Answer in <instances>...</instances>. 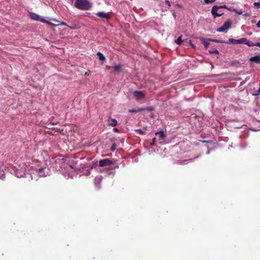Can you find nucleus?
<instances>
[{"label":"nucleus","instance_id":"obj_1","mask_svg":"<svg viewBox=\"0 0 260 260\" xmlns=\"http://www.w3.org/2000/svg\"><path fill=\"white\" fill-rule=\"evenodd\" d=\"M74 6L81 10H88L91 8V4L88 0H75Z\"/></svg>","mask_w":260,"mask_h":260},{"label":"nucleus","instance_id":"obj_2","mask_svg":"<svg viewBox=\"0 0 260 260\" xmlns=\"http://www.w3.org/2000/svg\"><path fill=\"white\" fill-rule=\"evenodd\" d=\"M221 8L226 9L229 11H232V10H233V9L232 8H229L225 5H222V6L215 5L212 8V10H211V14L214 18H216L217 17L221 16L223 14V13H222L221 14H218V13H217V11L219 9H221Z\"/></svg>","mask_w":260,"mask_h":260},{"label":"nucleus","instance_id":"obj_3","mask_svg":"<svg viewBox=\"0 0 260 260\" xmlns=\"http://www.w3.org/2000/svg\"><path fill=\"white\" fill-rule=\"evenodd\" d=\"M232 22L230 20L226 21L223 25L217 29L218 32H226L232 27Z\"/></svg>","mask_w":260,"mask_h":260},{"label":"nucleus","instance_id":"obj_4","mask_svg":"<svg viewBox=\"0 0 260 260\" xmlns=\"http://www.w3.org/2000/svg\"><path fill=\"white\" fill-rule=\"evenodd\" d=\"M29 17L31 19L37 21H40L42 22H48L47 20H45L44 19L42 18L41 16H40L38 14H36L35 13H29Z\"/></svg>","mask_w":260,"mask_h":260},{"label":"nucleus","instance_id":"obj_5","mask_svg":"<svg viewBox=\"0 0 260 260\" xmlns=\"http://www.w3.org/2000/svg\"><path fill=\"white\" fill-rule=\"evenodd\" d=\"M96 15L101 18L103 20H109L111 18V15L109 13H106L104 12H99L96 13Z\"/></svg>","mask_w":260,"mask_h":260},{"label":"nucleus","instance_id":"obj_6","mask_svg":"<svg viewBox=\"0 0 260 260\" xmlns=\"http://www.w3.org/2000/svg\"><path fill=\"white\" fill-rule=\"evenodd\" d=\"M133 96L136 100H139L144 99L145 94L142 91L135 90L133 92Z\"/></svg>","mask_w":260,"mask_h":260},{"label":"nucleus","instance_id":"obj_7","mask_svg":"<svg viewBox=\"0 0 260 260\" xmlns=\"http://www.w3.org/2000/svg\"><path fill=\"white\" fill-rule=\"evenodd\" d=\"M112 161L109 158L101 159L99 161V165L100 167H101L109 166L112 165Z\"/></svg>","mask_w":260,"mask_h":260},{"label":"nucleus","instance_id":"obj_8","mask_svg":"<svg viewBox=\"0 0 260 260\" xmlns=\"http://www.w3.org/2000/svg\"><path fill=\"white\" fill-rule=\"evenodd\" d=\"M243 38L239 40H236L235 39H229L226 43L230 44H243L244 43Z\"/></svg>","mask_w":260,"mask_h":260},{"label":"nucleus","instance_id":"obj_9","mask_svg":"<svg viewBox=\"0 0 260 260\" xmlns=\"http://www.w3.org/2000/svg\"><path fill=\"white\" fill-rule=\"evenodd\" d=\"M113 68L114 69V72L115 73H119L122 72V67L121 64H114Z\"/></svg>","mask_w":260,"mask_h":260},{"label":"nucleus","instance_id":"obj_10","mask_svg":"<svg viewBox=\"0 0 260 260\" xmlns=\"http://www.w3.org/2000/svg\"><path fill=\"white\" fill-rule=\"evenodd\" d=\"M249 61L251 62H254L258 64L260 63V54L251 57L250 58Z\"/></svg>","mask_w":260,"mask_h":260},{"label":"nucleus","instance_id":"obj_11","mask_svg":"<svg viewBox=\"0 0 260 260\" xmlns=\"http://www.w3.org/2000/svg\"><path fill=\"white\" fill-rule=\"evenodd\" d=\"M155 135L157 136L159 140H164L166 137L163 131L156 132Z\"/></svg>","mask_w":260,"mask_h":260},{"label":"nucleus","instance_id":"obj_12","mask_svg":"<svg viewBox=\"0 0 260 260\" xmlns=\"http://www.w3.org/2000/svg\"><path fill=\"white\" fill-rule=\"evenodd\" d=\"M243 40H245L244 41H243V44H245L249 47H252L255 46V44L253 42L247 40L246 38H243Z\"/></svg>","mask_w":260,"mask_h":260},{"label":"nucleus","instance_id":"obj_13","mask_svg":"<svg viewBox=\"0 0 260 260\" xmlns=\"http://www.w3.org/2000/svg\"><path fill=\"white\" fill-rule=\"evenodd\" d=\"M200 40L202 43V44L204 45V48L205 49H207L209 45V43L206 41V40L204 38H201Z\"/></svg>","mask_w":260,"mask_h":260},{"label":"nucleus","instance_id":"obj_14","mask_svg":"<svg viewBox=\"0 0 260 260\" xmlns=\"http://www.w3.org/2000/svg\"><path fill=\"white\" fill-rule=\"evenodd\" d=\"M117 122L115 119L111 118L109 122V125L112 126H115L117 125Z\"/></svg>","mask_w":260,"mask_h":260},{"label":"nucleus","instance_id":"obj_15","mask_svg":"<svg viewBox=\"0 0 260 260\" xmlns=\"http://www.w3.org/2000/svg\"><path fill=\"white\" fill-rule=\"evenodd\" d=\"M96 54L99 57V59L100 60L103 61L106 59L104 55L101 52H98Z\"/></svg>","mask_w":260,"mask_h":260},{"label":"nucleus","instance_id":"obj_16","mask_svg":"<svg viewBox=\"0 0 260 260\" xmlns=\"http://www.w3.org/2000/svg\"><path fill=\"white\" fill-rule=\"evenodd\" d=\"M144 111V109L139 108L138 109H129L128 110V112L129 113H137V112H142V111Z\"/></svg>","mask_w":260,"mask_h":260},{"label":"nucleus","instance_id":"obj_17","mask_svg":"<svg viewBox=\"0 0 260 260\" xmlns=\"http://www.w3.org/2000/svg\"><path fill=\"white\" fill-rule=\"evenodd\" d=\"M146 127H144V131L141 129H136L135 131L137 132L140 135H143L145 134V131H146Z\"/></svg>","mask_w":260,"mask_h":260},{"label":"nucleus","instance_id":"obj_18","mask_svg":"<svg viewBox=\"0 0 260 260\" xmlns=\"http://www.w3.org/2000/svg\"><path fill=\"white\" fill-rule=\"evenodd\" d=\"M44 168L39 169V170H38V172H39L38 174H39V176H40V177H44L45 176L44 172Z\"/></svg>","mask_w":260,"mask_h":260},{"label":"nucleus","instance_id":"obj_19","mask_svg":"<svg viewBox=\"0 0 260 260\" xmlns=\"http://www.w3.org/2000/svg\"><path fill=\"white\" fill-rule=\"evenodd\" d=\"M181 38H182V36L179 37L178 38V39L177 40H175V43L178 44V45H181L182 42H183V41L181 39Z\"/></svg>","mask_w":260,"mask_h":260},{"label":"nucleus","instance_id":"obj_20","mask_svg":"<svg viewBox=\"0 0 260 260\" xmlns=\"http://www.w3.org/2000/svg\"><path fill=\"white\" fill-rule=\"evenodd\" d=\"M232 11L235 12L237 14L239 15H242L243 13L242 10L240 9H233Z\"/></svg>","mask_w":260,"mask_h":260},{"label":"nucleus","instance_id":"obj_21","mask_svg":"<svg viewBox=\"0 0 260 260\" xmlns=\"http://www.w3.org/2000/svg\"><path fill=\"white\" fill-rule=\"evenodd\" d=\"M53 21L56 22H57L58 23L57 25H58L67 26V24L64 22H60L55 19H54Z\"/></svg>","mask_w":260,"mask_h":260},{"label":"nucleus","instance_id":"obj_22","mask_svg":"<svg viewBox=\"0 0 260 260\" xmlns=\"http://www.w3.org/2000/svg\"><path fill=\"white\" fill-rule=\"evenodd\" d=\"M116 145L115 144V143H113L112 145V146L110 148V150L112 152L114 151L116 149Z\"/></svg>","mask_w":260,"mask_h":260},{"label":"nucleus","instance_id":"obj_23","mask_svg":"<svg viewBox=\"0 0 260 260\" xmlns=\"http://www.w3.org/2000/svg\"><path fill=\"white\" fill-rule=\"evenodd\" d=\"M209 52L210 53H215V54H219L218 51L217 49H213L212 50H210Z\"/></svg>","mask_w":260,"mask_h":260},{"label":"nucleus","instance_id":"obj_24","mask_svg":"<svg viewBox=\"0 0 260 260\" xmlns=\"http://www.w3.org/2000/svg\"><path fill=\"white\" fill-rule=\"evenodd\" d=\"M209 40L211 41H212V42H216V43H224V42L220 41V40H218L209 39Z\"/></svg>","mask_w":260,"mask_h":260},{"label":"nucleus","instance_id":"obj_25","mask_svg":"<svg viewBox=\"0 0 260 260\" xmlns=\"http://www.w3.org/2000/svg\"><path fill=\"white\" fill-rule=\"evenodd\" d=\"M143 109H144V111L147 110L148 111H152L154 110V108L152 107H147L146 108H143Z\"/></svg>","mask_w":260,"mask_h":260},{"label":"nucleus","instance_id":"obj_26","mask_svg":"<svg viewBox=\"0 0 260 260\" xmlns=\"http://www.w3.org/2000/svg\"><path fill=\"white\" fill-rule=\"evenodd\" d=\"M215 2V0H204L205 4H208L209 3H213Z\"/></svg>","mask_w":260,"mask_h":260},{"label":"nucleus","instance_id":"obj_27","mask_svg":"<svg viewBox=\"0 0 260 260\" xmlns=\"http://www.w3.org/2000/svg\"><path fill=\"white\" fill-rule=\"evenodd\" d=\"M253 5L257 8H260V2H255L254 3Z\"/></svg>","mask_w":260,"mask_h":260},{"label":"nucleus","instance_id":"obj_28","mask_svg":"<svg viewBox=\"0 0 260 260\" xmlns=\"http://www.w3.org/2000/svg\"><path fill=\"white\" fill-rule=\"evenodd\" d=\"M156 138H154L152 139V142L150 143V145H151V146H153V145H154L155 143V142H156Z\"/></svg>","mask_w":260,"mask_h":260},{"label":"nucleus","instance_id":"obj_29","mask_svg":"<svg viewBox=\"0 0 260 260\" xmlns=\"http://www.w3.org/2000/svg\"><path fill=\"white\" fill-rule=\"evenodd\" d=\"M46 23H47V24H49L50 25H51L52 26H58V25L57 24H53L49 21H48V22H45Z\"/></svg>","mask_w":260,"mask_h":260},{"label":"nucleus","instance_id":"obj_30","mask_svg":"<svg viewBox=\"0 0 260 260\" xmlns=\"http://www.w3.org/2000/svg\"><path fill=\"white\" fill-rule=\"evenodd\" d=\"M165 3L169 6L170 7L171 6L170 2L168 0H165Z\"/></svg>","mask_w":260,"mask_h":260},{"label":"nucleus","instance_id":"obj_31","mask_svg":"<svg viewBox=\"0 0 260 260\" xmlns=\"http://www.w3.org/2000/svg\"><path fill=\"white\" fill-rule=\"evenodd\" d=\"M113 131L115 132H119V129L117 128H114Z\"/></svg>","mask_w":260,"mask_h":260},{"label":"nucleus","instance_id":"obj_32","mask_svg":"<svg viewBox=\"0 0 260 260\" xmlns=\"http://www.w3.org/2000/svg\"><path fill=\"white\" fill-rule=\"evenodd\" d=\"M256 26H257V27H260V20H259V21L257 22V24H256Z\"/></svg>","mask_w":260,"mask_h":260},{"label":"nucleus","instance_id":"obj_33","mask_svg":"<svg viewBox=\"0 0 260 260\" xmlns=\"http://www.w3.org/2000/svg\"><path fill=\"white\" fill-rule=\"evenodd\" d=\"M190 45L192 47V48H193L194 49L196 48V46L193 44L191 43V41H190Z\"/></svg>","mask_w":260,"mask_h":260},{"label":"nucleus","instance_id":"obj_34","mask_svg":"<svg viewBox=\"0 0 260 260\" xmlns=\"http://www.w3.org/2000/svg\"><path fill=\"white\" fill-rule=\"evenodd\" d=\"M255 46H258V47H260V42H258V43H257L255 44Z\"/></svg>","mask_w":260,"mask_h":260},{"label":"nucleus","instance_id":"obj_35","mask_svg":"<svg viewBox=\"0 0 260 260\" xmlns=\"http://www.w3.org/2000/svg\"><path fill=\"white\" fill-rule=\"evenodd\" d=\"M244 16H250V14L249 13H245L244 14Z\"/></svg>","mask_w":260,"mask_h":260},{"label":"nucleus","instance_id":"obj_36","mask_svg":"<svg viewBox=\"0 0 260 260\" xmlns=\"http://www.w3.org/2000/svg\"><path fill=\"white\" fill-rule=\"evenodd\" d=\"M176 6L179 7V8H181V6L180 4H177Z\"/></svg>","mask_w":260,"mask_h":260},{"label":"nucleus","instance_id":"obj_37","mask_svg":"<svg viewBox=\"0 0 260 260\" xmlns=\"http://www.w3.org/2000/svg\"><path fill=\"white\" fill-rule=\"evenodd\" d=\"M107 69H111V68H112V67H111V66H107Z\"/></svg>","mask_w":260,"mask_h":260},{"label":"nucleus","instance_id":"obj_38","mask_svg":"<svg viewBox=\"0 0 260 260\" xmlns=\"http://www.w3.org/2000/svg\"><path fill=\"white\" fill-rule=\"evenodd\" d=\"M236 127H237V128H240V126H237Z\"/></svg>","mask_w":260,"mask_h":260}]
</instances>
